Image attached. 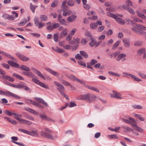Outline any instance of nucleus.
<instances>
[{
  "instance_id": "nucleus-1",
  "label": "nucleus",
  "mask_w": 146,
  "mask_h": 146,
  "mask_svg": "<svg viewBox=\"0 0 146 146\" xmlns=\"http://www.w3.org/2000/svg\"><path fill=\"white\" fill-rule=\"evenodd\" d=\"M46 132L41 131L40 132V135L42 137L54 140L58 138V136L56 135H53L52 131L47 128H44Z\"/></svg>"
},
{
  "instance_id": "nucleus-2",
  "label": "nucleus",
  "mask_w": 146,
  "mask_h": 146,
  "mask_svg": "<svg viewBox=\"0 0 146 146\" xmlns=\"http://www.w3.org/2000/svg\"><path fill=\"white\" fill-rule=\"evenodd\" d=\"M80 100H85L86 102L91 103L94 101L97 98L94 95L90 93H88L80 95Z\"/></svg>"
},
{
  "instance_id": "nucleus-3",
  "label": "nucleus",
  "mask_w": 146,
  "mask_h": 146,
  "mask_svg": "<svg viewBox=\"0 0 146 146\" xmlns=\"http://www.w3.org/2000/svg\"><path fill=\"white\" fill-rule=\"evenodd\" d=\"M139 26L140 24H135L133 25V27L131 28V30L135 33L139 34H142V32L139 31Z\"/></svg>"
},
{
  "instance_id": "nucleus-4",
  "label": "nucleus",
  "mask_w": 146,
  "mask_h": 146,
  "mask_svg": "<svg viewBox=\"0 0 146 146\" xmlns=\"http://www.w3.org/2000/svg\"><path fill=\"white\" fill-rule=\"evenodd\" d=\"M15 54L20 60L23 61H26L28 60L29 59V58L19 52H16Z\"/></svg>"
},
{
  "instance_id": "nucleus-5",
  "label": "nucleus",
  "mask_w": 146,
  "mask_h": 146,
  "mask_svg": "<svg viewBox=\"0 0 146 146\" xmlns=\"http://www.w3.org/2000/svg\"><path fill=\"white\" fill-rule=\"evenodd\" d=\"M54 83L58 87L57 89L61 94L64 92L65 90V89L63 85L56 81H54Z\"/></svg>"
},
{
  "instance_id": "nucleus-6",
  "label": "nucleus",
  "mask_w": 146,
  "mask_h": 146,
  "mask_svg": "<svg viewBox=\"0 0 146 146\" xmlns=\"http://www.w3.org/2000/svg\"><path fill=\"white\" fill-rule=\"evenodd\" d=\"M112 92L113 93L110 94L111 97L117 99H122V98L120 96L121 95L119 93L114 90H113Z\"/></svg>"
},
{
  "instance_id": "nucleus-7",
  "label": "nucleus",
  "mask_w": 146,
  "mask_h": 146,
  "mask_svg": "<svg viewBox=\"0 0 146 146\" xmlns=\"http://www.w3.org/2000/svg\"><path fill=\"white\" fill-rule=\"evenodd\" d=\"M32 70L38 76H40L41 78L44 80H45V78L44 76L41 74V73L39 71L37 70L34 68H31Z\"/></svg>"
},
{
  "instance_id": "nucleus-8",
  "label": "nucleus",
  "mask_w": 146,
  "mask_h": 146,
  "mask_svg": "<svg viewBox=\"0 0 146 146\" xmlns=\"http://www.w3.org/2000/svg\"><path fill=\"white\" fill-rule=\"evenodd\" d=\"M18 89H21L22 88L26 91H31L29 88L23 84H18Z\"/></svg>"
},
{
  "instance_id": "nucleus-9",
  "label": "nucleus",
  "mask_w": 146,
  "mask_h": 146,
  "mask_svg": "<svg viewBox=\"0 0 146 146\" xmlns=\"http://www.w3.org/2000/svg\"><path fill=\"white\" fill-rule=\"evenodd\" d=\"M122 7L124 9L126 10L131 14L132 15H134L135 14V11L131 7H127V6H125L124 5H122Z\"/></svg>"
},
{
  "instance_id": "nucleus-10",
  "label": "nucleus",
  "mask_w": 146,
  "mask_h": 146,
  "mask_svg": "<svg viewBox=\"0 0 146 146\" xmlns=\"http://www.w3.org/2000/svg\"><path fill=\"white\" fill-rule=\"evenodd\" d=\"M122 7L124 9L126 10L131 14L132 15H134L135 14V11L131 7H127V6H125L124 5H122Z\"/></svg>"
},
{
  "instance_id": "nucleus-11",
  "label": "nucleus",
  "mask_w": 146,
  "mask_h": 146,
  "mask_svg": "<svg viewBox=\"0 0 146 146\" xmlns=\"http://www.w3.org/2000/svg\"><path fill=\"white\" fill-rule=\"evenodd\" d=\"M45 69L47 71L49 72L50 73L55 76L57 77L59 76L58 74L56 72L54 71L53 70L50 69L48 68H45Z\"/></svg>"
},
{
  "instance_id": "nucleus-12",
  "label": "nucleus",
  "mask_w": 146,
  "mask_h": 146,
  "mask_svg": "<svg viewBox=\"0 0 146 146\" xmlns=\"http://www.w3.org/2000/svg\"><path fill=\"white\" fill-rule=\"evenodd\" d=\"M7 63L12 67L17 68H20L19 65L18 64L14 62L11 60H8L7 61Z\"/></svg>"
},
{
  "instance_id": "nucleus-13",
  "label": "nucleus",
  "mask_w": 146,
  "mask_h": 146,
  "mask_svg": "<svg viewBox=\"0 0 146 146\" xmlns=\"http://www.w3.org/2000/svg\"><path fill=\"white\" fill-rule=\"evenodd\" d=\"M34 99L35 100L38 101L39 102L42 104L46 106L47 107L48 106V105L47 103L45 102L44 100L42 98H41L35 97Z\"/></svg>"
},
{
  "instance_id": "nucleus-14",
  "label": "nucleus",
  "mask_w": 146,
  "mask_h": 146,
  "mask_svg": "<svg viewBox=\"0 0 146 146\" xmlns=\"http://www.w3.org/2000/svg\"><path fill=\"white\" fill-rule=\"evenodd\" d=\"M7 92V95H8V96H11L15 98L20 99L21 98L18 96L14 94V93L8 91H6Z\"/></svg>"
},
{
  "instance_id": "nucleus-15",
  "label": "nucleus",
  "mask_w": 146,
  "mask_h": 146,
  "mask_svg": "<svg viewBox=\"0 0 146 146\" xmlns=\"http://www.w3.org/2000/svg\"><path fill=\"white\" fill-rule=\"evenodd\" d=\"M2 77L4 79L10 82H13L14 81V79L13 78L9 76H6L5 74Z\"/></svg>"
},
{
  "instance_id": "nucleus-16",
  "label": "nucleus",
  "mask_w": 146,
  "mask_h": 146,
  "mask_svg": "<svg viewBox=\"0 0 146 146\" xmlns=\"http://www.w3.org/2000/svg\"><path fill=\"white\" fill-rule=\"evenodd\" d=\"M76 17V15H72L68 18L67 20L69 22H72L75 20Z\"/></svg>"
},
{
  "instance_id": "nucleus-17",
  "label": "nucleus",
  "mask_w": 146,
  "mask_h": 146,
  "mask_svg": "<svg viewBox=\"0 0 146 146\" xmlns=\"http://www.w3.org/2000/svg\"><path fill=\"white\" fill-rule=\"evenodd\" d=\"M67 34V29H64L61 32L59 37L61 38L64 37Z\"/></svg>"
},
{
  "instance_id": "nucleus-18",
  "label": "nucleus",
  "mask_w": 146,
  "mask_h": 146,
  "mask_svg": "<svg viewBox=\"0 0 146 146\" xmlns=\"http://www.w3.org/2000/svg\"><path fill=\"white\" fill-rule=\"evenodd\" d=\"M115 19L118 23L120 24L124 25L125 23L122 19L120 17H118L117 16L116 17Z\"/></svg>"
},
{
  "instance_id": "nucleus-19",
  "label": "nucleus",
  "mask_w": 146,
  "mask_h": 146,
  "mask_svg": "<svg viewBox=\"0 0 146 146\" xmlns=\"http://www.w3.org/2000/svg\"><path fill=\"white\" fill-rule=\"evenodd\" d=\"M134 116L137 119H139L141 121H145V119L141 115L135 114H134Z\"/></svg>"
},
{
  "instance_id": "nucleus-20",
  "label": "nucleus",
  "mask_w": 146,
  "mask_h": 146,
  "mask_svg": "<svg viewBox=\"0 0 146 146\" xmlns=\"http://www.w3.org/2000/svg\"><path fill=\"white\" fill-rule=\"evenodd\" d=\"M71 78L72 79H73L74 80L76 81L77 82L81 84H85L84 82H83L82 81L80 80V79H79L77 77H76L75 76L73 75H71Z\"/></svg>"
},
{
  "instance_id": "nucleus-21",
  "label": "nucleus",
  "mask_w": 146,
  "mask_h": 146,
  "mask_svg": "<svg viewBox=\"0 0 146 146\" xmlns=\"http://www.w3.org/2000/svg\"><path fill=\"white\" fill-rule=\"evenodd\" d=\"M20 121L22 123L27 124L29 125H31L32 124V123L31 122L22 118L21 119Z\"/></svg>"
},
{
  "instance_id": "nucleus-22",
  "label": "nucleus",
  "mask_w": 146,
  "mask_h": 146,
  "mask_svg": "<svg viewBox=\"0 0 146 146\" xmlns=\"http://www.w3.org/2000/svg\"><path fill=\"white\" fill-rule=\"evenodd\" d=\"M20 68L21 70H23L27 71H29L30 70V69L29 68L24 65H21Z\"/></svg>"
},
{
  "instance_id": "nucleus-23",
  "label": "nucleus",
  "mask_w": 146,
  "mask_h": 146,
  "mask_svg": "<svg viewBox=\"0 0 146 146\" xmlns=\"http://www.w3.org/2000/svg\"><path fill=\"white\" fill-rule=\"evenodd\" d=\"M12 76L13 77H16L19 80H23L24 79L23 78L16 73L13 74H12Z\"/></svg>"
},
{
  "instance_id": "nucleus-24",
  "label": "nucleus",
  "mask_w": 146,
  "mask_h": 146,
  "mask_svg": "<svg viewBox=\"0 0 146 146\" xmlns=\"http://www.w3.org/2000/svg\"><path fill=\"white\" fill-rule=\"evenodd\" d=\"M126 56V55L125 54H119L116 59V60L118 61H119L122 58L125 57Z\"/></svg>"
},
{
  "instance_id": "nucleus-25",
  "label": "nucleus",
  "mask_w": 146,
  "mask_h": 146,
  "mask_svg": "<svg viewBox=\"0 0 146 146\" xmlns=\"http://www.w3.org/2000/svg\"><path fill=\"white\" fill-rule=\"evenodd\" d=\"M125 22L127 24L133 25L135 23L134 20L133 21L129 19H125Z\"/></svg>"
},
{
  "instance_id": "nucleus-26",
  "label": "nucleus",
  "mask_w": 146,
  "mask_h": 146,
  "mask_svg": "<svg viewBox=\"0 0 146 146\" xmlns=\"http://www.w3.org/2000/svg\"><path fill=\"white\" fill-rule=\"evenodd\" d=\"M29 135L33 136H38V134L37 132L34 131H29Z\"/></svg>"
},
{
  "instance_id": "nucleus-27",
  "label": "nucleus",
  "mask_w": 146,
  "mask_h": 146,
  "mask_svg": "<svg viewBox=\"0 0 146 146\" xmlns=\"http://www.w3.org/2000/svg\"><path fill=\"white\" fill-rule=\"evenodd\" d=\"M5 114L7 115H8L11 116L12 115H13L15 116H19L17 114L14 113H11L10 111L6 110L5 111Z\"/></svg>"
},
{
  "instance_id": "nucleus-28",
  "label": "nucleus",
  "mask_w": 146,
  "mask_h": 146,
  "mask_svg": "<svg viewBox=\"0 0 146 146\" xmlns=\"http://www.w3.org/2000/svg\"><path fill=\"white\" fill-rule=\"evenodd\" d=\"M109 74L111 76L119 77L120 76V75L117 73H114L112 71H109L108 72Z\"/></svg>"
},
{
  "instance_id": "nucleus-29",
  "label": "nucleus",
  "mask_w": 146,
  "mask_h": 146,
  "mask_svg": "<svg viewBox=\"0 0 146 146\" xmlns=\"http://www.w3.org/2000/svg\"><path fill=\"white\" fill-rule=\"evenodd\" d=\"M134 129L135 130L141 133H143L144 131V130L143 129L137 126V125H136V126L134 127Z\"/></svg>"
},
{
  "instance_id": "nucleus-30",
  "label": "nucleus",
  "mask_w": 146,
  "mask_h": 146,
  "mask_svg": "<svg viewBox=\"0 0 146 146\" xmlns=\"http://www.w3.org/2000/svg\"><path fill=\"white\" fill-rule=\"evenodd\" d=\"M30 4V9L31 10L33 13H34L35 12V9L37 7V6L33 5L31 3Z\"/></svg>"
},
{
  "instance_id": "nucleus-31",
  "label": "nucleus",
  "mask_w": 146,
  "mask_h": 146,
  "mask_svg": "<svg viewBox=\"0 0 146 146\" xmlns=\"http://www.w3.org/2000/svg\"><path fill=\"white\" fill-rule=\"evenodd\" d=\"M123 41L124 43L125 46L127 48H129L130 46L129 42L127 40H123Z\"/></svg>"
},
{
  "instance_id": "nucleus-32",
  "label": "nucleus",
  "mask_w": 146,
  "mask_h": 146,
  "mask_svg": "<svg viewBox=\"0 0 146 146\" xmlns=\"http://www.w3.org/2000/svg\"><path fill=\"white\" fill-rule=\"evenodd\" d=\"M34 21L35 22V25L36 26H37L39 23L40 22H39V19L37 17H35L34 18Z\"/></svg>"
},
{
  "instance_id": "nucleus-33",
  "label": "nucleus",
  "mask_w": 146,
  "mask_h": 146,
  "mask_svg": "<svg viewBox=\"0 0 146 146\" xmlns=\"http://www.w3.org/2000/svg\"><path fill=\"white\" fill-rule=\"evenodd\" d=\"M80 53L85 58H87L88 57V55L87 53L83 51H80Z\"/></svg>"
},
{
  "instance_id": "nucleus-34",
  "label": "nucleus",
  "mask_w": 146,
  "mask_h": 146,
  "mask_svg": "<svg viewBox=\"0 0 146 146\" xmlns=\"http://www.w3.org/2000/svg\"><path fill=\"white\" fill-rule=\"evenodd\" d=\"M39 85L40 86L44 88H45L47 89H49V88L48 87V86L43 83L40 82L39 84Z\"/></svg>"
},
{
  "instance_id": "nucleus-35",
  "label": "nucleus",
  "mask_w": 146,
  "mask_h": 146,
  "mask_svg": "<svg viewBox=\"0 0 146 146\" xmlns=\"http://www.w3.org/2000/svg\"><path fill=\"white\" fill-rule=\"evenodd\" d=\"M91 40H92V41L89 43V45L91 47H92L96 45V41L95 40H93V38Z\"/></svg>"
},
{
  "instance_id": "nucleus-36",
  "label": "nucleus",
  "mask_w": 146,
  "mask_h": 146,
  "mask_svg": "<svg viewBox=\"0 0 146 146\" xmlns=\"http://www.w3.org/2000/svg\"><path fill=\"white\" fill-rule=\"evenodd\" d=\"M126 5H124L125 6H127V7H129L130 6H132L133 5L132 3L129 0H127L125 3Z\"/></svg>"
},
{
  "instance_id": "nucleus-37",
  "label": "nucleus",
  "mask_w": 146,
  "mask_h": 146,
  "mask_svg": "<svg viewBox=\"0 0 146 146\" xmlns=\"http://www.w3.org/2000/svg\"><path fill=\"white\" fill-rule=\"evenodd\" d=\"M27 76L33 79L34 78V77H35V76L33 73L29 71L28 72Z\"/></svg>"
},
{
  "instance_id": "nucleus-38",
  "label": "nucleus",
  "mask_w": 146,
  "mask_h": 146,
  "mask_svg": "<svg viewBox=\"0 0 146 146\" xmlns=\"http://www.w3.org/2000/svg\"><path fill=\"white\" fill-rule=\"evenodd\" d=\"M40 19L42 21H46L47 20L48 17L45 15H42L40 16Z\"/></svg>"
},
{
  "instance_id": "nucleus-39",
  "label": "nucleus",
  "mask_w": 146,
  "mask_h": 146,
  "mask_svg": "<svg viewBox=\"0 0 146 146\" xmlns=\"http://www.w3.org/2000/svg\"><path fill=\"white\" fill-rule=\"evenodd\" d=\"M91 29H94L97 27V24L95 23H91L90 25Z\"/></svg>"
},
{
  "instance_id": "nucleus-40",
  "label": "nucleus",
  "mask_w": 146,
  "mask_h": 146,
  "mask_svg": "<svg viewBox=\"0 0 146 146\" xmlns=\"http://www.w3.org/2000/svg\"><path fill=\"white\" fill-rule=\"evenodd\" d=\"M37 77L35 76V77H34V78L32 79V81L36 84L39 85L40 82L39 80H37Z\"/></svg>"
},
{
  "instance_id": "nucleus-41",
  "label": "nucleus",
  "mask_w": 146,
  "mask_h": 146,
  "mask_svg": "<svg viewBox=\"0 0 146 146\" xmlns=\"http://www.w3.org/2000/svg\"><path fill=\"white\" fill-rule=\"evenodd\" d=\"M134 79V80L137 82H139L142 81V80L137 77L136 76L132 74L131 77Z\"/></svg>"
},
{
  "instance_id": "nucleus-42",
  "label": "nucleus",
  "mask_w": 146,
  "mask_h": 146,
  "mask_svg": "<svg viewBox=\"0 0 146 146\" xmlns=\"http://www.w3.org/2000/svg\"><path fill=\"white\" fill-rule=\"evenodd\" d=\"M120 43V42L119 41H117L113 46L112 48V50H114L118 46L119 44Z\"/></svg>"
},
{
  "instance_id": "nucleus-43",
  "label": "nucleus",
  "mask_w": 146,
  "mask_h": 146,
  "mask_svg": "<svg viewBox=\"0 0 146 146\" xmlns=\"http://www.w3.org/2000/svg\"><path fill=\"white\" fill-rule=\"evenodd\" d=\"M123 75L122 76L123 77H127L129 78H130V77H131L132 75L131 74L127 73L124 72L123 73Z\"/></svg>"
},
{
  "instance_id": "nucleus-44",
  "label": "nucleus",
  "mask_w": 146,
  "mask_h": 146,
  "mask_svg": "<svg viewBox=\"0 0 146 146\" xmlns=\"http://www.w3.org/2000/svg\"><path fill=\"white\" fill-rule=\"evenodd\" d=\"M52 26L53 29H55L58 28L60 26V25L58 23H55L53 24L52 23Z\"/></svg>"
},
{
  "instance_id": "nucleus-45",
  "label": "nucleus",
  "mask_w": 146,
  "mask_h": 146,
  "mask_svg": "<svg viewBox=\"0 0 146 146\" xmlns=\"http://www.w3.org/2000/svg\"><path fill=\"white\" fill-rule=\"evenodd\" d=\"M107 14L109 16L112 17L113 18L115 19H116V17H117V16L114 15L113 13L109 12H107Z\"/></svg>"
},
{
  "instance_id": "nucleus-46",
  "label": "nucleus",
  "mask_w": 146,
  "mask_h": 146,
  "mask_svg": "<svg viewBox=\"0 0 146 146\" xmlns=\"http://www.w3.org/2000/svg\"><path fill=\"white\" fill-rule=\"evenodd\" d=\"M23 20L24 21L18 23V25L19 26H23L25 25L27 22V20L26 18H24Z\"/></svg>"
},
{
  "instance_id": "nucleus-47",
  "label": "nucleus",
  "mask_w": 146,
  "mask_h": 146,
  "mask_svg": "<svg viewBox=\"0 0 146 146\" xmlns=\"http://www.w3.org/2000/svg\"><path fill=\"white\" fill-rule=\"evenodd\" d=\"M132 107L135 109H142L143 107L139 105H134L132 106Z\"/></svg>"
},
{
  "instance_id": "nucleus-48",
  "label": "nucleus",
  "mask_w": 146,
  "mask_h": 146,
  "mask_svg": "<svg viewBox=\"0 0 146 146\" xmlns=\"http://www.w3.org/2000/svg\"><path fill=\"white\" fill-rule=\"evenodd\" d=\"M78 62L79 65L82 66L84 67H86V63L84 61L79 60L78 61Z\"/></svg>"
},
{
  "instance_id": "nucleus-49",
  "label": "nucleus",
  "mask_w": 146,
  "mask_h": 146,
  "mask_svg": "<svg viewBox=\"0 0 146 146\" xmlns=\"http://www.w3.org/2000/svg\"><path fill=\"white\" fill-rule=\"evenodd\" d=\"M18 130L22 132L23 133H25L29 135V131H28L26 130L22 129H19Z\"/></svg>"
},
{
  "instance_id": "nucleus-50",
  "label": "nucleus",
  "mask_w": 146,
  "mask_h": 146,
  "mask_svg": "<svg viewBox=\"0 0 146 146\" xmlns=\"http://www.w3.org/2000/svg\"><path fill=\"white\" fill-rule=\"evenodd\" d=\"M67 5L69 6H72L74 5V3L73 1L71 0H68L67 1Z\"/></svg>"
},
{
  "instance_id": "nucleus-51",
  "label": "nucleus",
  "mask_w": 146,
  "mask_h": 146,
  "mask_svg": "<svg viewBox=\"0 0 146 146\" xmlns=\"http://www.w3.org/2000/svg\"><path fill=\"white\" fill-rule=\"evenodd\" d=\"M75 58L77 60H81L83 59L82 57L79 54H76L75 56Z\"/></svg>"
},
{
  "instance_id": "nucleus-52",
  "label": "nucleus",
  "mask_w": 146,
  "mask_h": 146,
  "mask_svg": "<svg viewBox=\"0 0 146 146\" xmlns=\"http://www.w3.org/2000/svg\"><path fill=\"white\" fill-rule=\"evenodd\" d=\"M143 44V42L141 41H136L134 42V45L136 46H139Z\"/></svg>"
},
{
  "instance_id": "nucleus-53",
  "label": "nucleus",
  "mask_w": 146,
  "mask_h": 146,
  "mask_svg": "<svg viewBox=\"0 0 146 146\" xmlns=\"http://www.w3.org/2000/svg\"><path fill=\"white\" fill-rule=\"evenodd\" d=\"M58 4V2L56 1H54L51 4V7H54L56 6Z\"/></svg>"
},
{
  "instance_id": "nucleus-54",
  "label": "nucleus",
  "mask_w": 146,
  "mask_h": 146,
  "mask_svg": "<svg viewBox=\"0 0 146 146\" xmlns=\"http://www.w3.org/2000/svg\"><path fill=\"white\" fill-rule=\"evenodd\" d=\"M133 19L134 20V21H136V22H138L141 23H142L143 22L142 20L136 17H133Z\"/></svg>"
},
{
  "instance_id": "nucleus-55",
  "label": "nucleus",
  "mask_w": 146,
  "mask_h": 146,
  "mask_svg": "<svg viewBox=\"0 0 146 146\" xmlns=\"http://www.w3.org/2000/svg\"><path fill=\"white\" fill-rule=\"evenodd\" d=\"M98 61L94 59H92L90 63V64L91 65H93L96 63Z\"/></svg>"
},
{
  "instance_id": "nucleus-56",
  "label": "nucleus",
  "mask_w": 146,
  "mask_h": 146,
  "mask_svg": "<svg viewBox=\"0 0 146 146\" xmlns=\"http://www.w3.org/2000/svg\"><path fill=\"white\" fill-rule=\"evenodd\" d=\"M138 74L141 78L144 79H146V76L145 74L140 72H139Z\"/></svg>"
},
{
  "instance_id": "nucleus-57",
  "label": "nucleus",
  "mask_w": 146,
  "mask_h": 146,
  "mask_svg": "<svg viewBox=\"0 0 146 146\" xmlns=\"http://www.w3.org/2000/svg\"><path fill=\"white\" fill-rule=\"evenodd\" d=\"M54 40L56 42L58 41V36L57 34H54Z\"/></svg>"
},
{
  "instance_id": "nucleus-58",
  "label": "nucleus",
  "mask_w": 146,
  "mask_h": 146,
  "mask_svg": "<svg viewBox=\"0 0 146 146\" xmlns=\"http://www.w3.org/2000/svg\"><path fill=\"white\" fill-rule=\"evenodd\" d=\"M136 123H137L135 121V120L131 121H130V122H129V124H130L134 126L135 127L136 126V125H137L136 124Z\"/></svg>"
},
{
  "instance_id": "nucleus-59",
  "label": "nucleus",
  "mask_w": 146,
  "mask_h": 146,
  "mask_svg": "<svg viewBox=\"0 0 146 146\" xmlns=\"http://www.w3.org/2000/svg\"><path fill=\"white\" fill-rule=\"evenodd\" d=\"M45 26V23L43 22H40L38 25V28L39 29H41Z\"/></svg>"
},
{
  "instance_id": "nucleus-60",
  "label": "nucleus",
  "mask_w": 146,
  "mask_h": 146,
  "mask_svg": "<svg viewBox=\"0 0 146 146\" xmlns=\"http://www.w3.org/2000/svg\"><path fill=\"white\" fill-rule=\"evenodd\" d=\"M74 44H75L76 45H77V46H78L79 42H80V39L79 38H77L75 39L74 40Z\"/></svg>"
},
{
  "instance_id": "nucleus-61",
  "label": "nucleus",
  "mask_w": 146,
  "mask_h": 146,
  "mask_svg": "<svg viewBox=\"0 0 146 146\" xmlns=\"http://www.w3.org/2000/svg\"><path fill=\"white\" fill-rule=\"evenodd\" d=\"M85 35L86 36H88L89 38H90V40H92L93 39L92 36L90 32H87L86 33Z\"/></svg>"
},
{
  "instance_id": "nucleus-62",
  "label": "nucleus",
  "mask_w": 146,
  "mask_h": 146,
  "mask_svg": "<svg viewBox=\"0 0 146 146\" xmlns=\"http://www.w3.org/2000/svg\"><path fill=\"white\" fill-rule=\"evenodd\" d=\"M30 112L32 113H33V114L35 115H38V113L37 112L34 110H33L32 109H31Z\"/></svg>"
},
{
  "instance_id": "nucleus-63",
  "label": "nucleus",
  "mask_w": 146,
  "mask_h": 146,
  "mask_svg": "<svg viewBox=\"0 0 146 146\" xmlns=\"http://www.w3.org/2000/svg\"><path fill=\"white\" fill-rule=\"evenodd\" d=\"M67 6H60L61 11H67Z\"/></svg>"
},
{
  "instance_id": "nucleus-64",
  "label": "nucleus",
  "mask_w": 146,
  "mask_h": 146,
  "mask_svg": "<svg viewBox=\"0 0 146 146\" xmlns=\"http://www.w3.org/2000/svg\"><path fill=\"white\" fill-rule=\"evenodd\" d=\"M136 13L137 14V16L140 17H141L144 15L140 11H139L138 10H137L136 11Z\"/></svg>"
}]
</instances>
